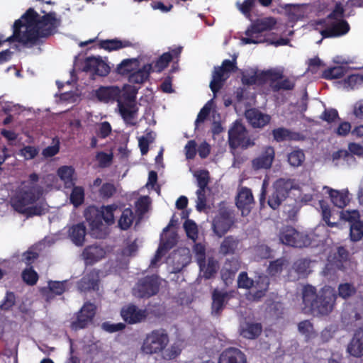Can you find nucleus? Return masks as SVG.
<instances>
[{"instance_id":"obj_1","label":"nucleus","mask_w":363,"mask_h":363,"mask_svg":"<svg viewBox=\"0 0 363 363\" xmlns=\"http://www.w3.org/2000/svg\"><path fill=\"white\" fill-rule=\"evenodd\" d=\"M40 16L33 8H29L21 17L15 21L13 26V34L9 36L11 40H17L23 47L30 48L40 45L43 39L55 35L61 25L60 18H57L55 11Z\"/></svg>"},{"instance_id":"obj_2","label":"nucleus","mask_w":363,"mask_h":363,"mask_svg":"<svg viewBox=\"0 0 363 363\" xmlns=\"http://www.w3.org/2000/svg\"><path fill=\"white\" fill-rule=\"evenodd\" d=\"M336 298V291L330 286H324L318 294L315 287L304 286L302 290L303 311L306 314L328 315L333 311Z\"/></svg>"},{"instance_id":"obj_3","label":"nucleus","mask_w":363,"mask_h":363,"mask_svg":"<svg viewBox=\"0 0 363 363\" xmlns=\"http://www.w3.org/2000/svg\"><path fill=\"white\" fill-rule=\"evenodd\" d=\"M342 322L348 329L356 328L353 337L347 345V352L355 357L363 356V307L343 311Z\"/></svg>"},{"instance_id":"obj_4","label":"nucleus","mask_w":363,"mask_h":363,"mask_svg":"<svg viewBox=\"0 0 363 363\" xmlns=\"http://www.w3.org/2000/svg\"><path fill=\"white\" fill-rule=\"evenodd\" d=\"M277 21L274 17H266L256 20L246 30L245 38H242L245 44H258L264 43L265 39L260 35L262 32L272 30Z\"/></svg>"},{"instance_id":"obj_5","label":"nucleus","mask_w":363,"mask_h":363,"mask_svg":"<svg viewBox=\"0 0 363 363\" xmlns=\"http://www.w3.org/2000/svg\"><path fill=\"white\" fill-rule=\"evenodd\" d=\"M169 343V336L164 329H155L146 335L141 350L147 354L163 352Z\"/></svg>"},{"instance_id":"obj_6","label":"nucleus","mask_w":363,"mask_h":363,"mask_svg":"<svg viewBox=\"0 0 363 363\" xmlns=\"http://www.w3.org/2000/svg\"><path fill=\"white\" fill-rule=\"evenodd\" d=\"M42 189L36 186H24L11 199V206L18 213L28 205L35 203L42 195Z\"/></svg>"},{"instance_id":"obj_7","label":"nucleus","mask_w":363,"mask_h":363,"mask_svg":"<svg viewBox=\"0 0 363 363\" xmlns=\"http://www.w3.org/2000/svg\"><path fill=\"white\" fill-rule=\"evenodd\" d=\"M160 285L159 276L147 275L138 279L133 289V294L137 298L147 299L159 293Z\"/></svg>"},{"instance_id":"obj_8","label":"nucleus","mask_w":363,"mask_h":363,"mask_svg":"<svg viewBox=\"0 0 363 363\" xmlns=\"http://www.w3.org/2000/svg\"><path fill=\"white\" fill-rule=\"evenodd\" d=\"M278 236L282 244L293 247L302 248L311 244V240L307 234L299 232L291 225L282 226Z\"/></svg>"},{"instance_id":"obj_9","label":"nucleus","mask_w":363,"mask_h":363,"mask_svg":"<svg viewBox=\"0 0 363 363\" xmlns=\"http://www.w3.org/2000/svg\"><path fill=\"white\" fill-rule=\"evenodd\" d=\"M174 215L172 217L169 224L163 229L160 235V242L155 252L160 258L169 250L173 248L178 242V233L177 225L178 219H174Z\"/></svg>"},{"instance_id":"obj_10","label":"nucleus","mask_w":363,"mask_h":363,"mask_svg":"<svg viewBox=\"0 0 363 363\" xmlns=\"http://www.w3.org/2000/svg\"><path fill=\"white\" fill-rule=\"evenodd\" d=\"M228 144L233 150L238 147L247 149L255 145V143L247 136L246 128L239 121H235L228 130Z\"/></svg>"},{"instance_id":"obj_11","label":"nucleus","mask_w":363,"mask_h":363,"mask_svg":"<svg viewBox=\"0 0 363 363\" xmlns=\"http://www.w3.org/2000/svg\"><path fill=\"white\" fill-rule=\"evenodd\" d=\"M96 313V306L91 302H85L80 310L74 314L70 323L74 330L88 328L93 323Z\"/></svg>"},{"instance_id":"obj_12","label":"nucleus","mask_w":363,"mask_h":363,"mask_svg":"<svg viewBox=\"0 0 363 363\" xmlns=\"http://www.w3.org/2000/svg\"><path fill=\"white\" fill-rule=\"evenodd\" d=\"M324 27L320 31L323 38H336L347 34L350 26L347 21L345 19H339L334 21H327L326 24L320 25Z\"/></svg>"},{"instance_id":"obj_13","label":"nucleus","mask_w":363,"mask_h":363,"mask_svg":"<svg viewBox=\"0 0 363 363\" xmlns=\"http://www.w3.org/2000/svg\"><path fill=\"white\" fill-rule=\"evenodd\" d=\"M275 159V149L273 146H263L258 155L252 162V168L255 170L269 169Z\"/></svg>"},{"instance_id":"obj_14","label":"nucleus","mask_w":363,"mask_h":363,"mask_svg":"<svg viewBox=\"0 0 363 363\" xmlns=\"http://www.w3.org/2000/svg\"><path fill=\"white\" fill-rule=\"evenodd\" d=\"M110 67L107 62L102 60L101 57H88L84 60L83 70L90 72L93 75L106 77L110 72Z\"/></svg>"},{"instance_id":"obj_15","label":"nucleus","mask_w":363,"mask_h":363,"mask_svg":"<svg viewBox=\"0 0 363 363\" xmlns=\"http://www.w3.org/2000/svg\"><path fill=\"white\" fill-rule=\"evenodd\" d=\"M349 252L344 247H338L336 252L334 253L332 259L326 264L325 273L328 274L330 271L336 270L345 271L349 264Z\"/></svg>"},{"instance_id":"obj_16","label":"nucleus","mask_w":363,"mask_h":363,"mask_svg":"<svg viewBox=\"0 0 363 363\" xmlns=\"http://www.w3.org/2000/svg\"><path fill=\"white\" fill-rule=\"evenodd\" d=\"M235 203L242 216H247L255 205L252 192L247 187H242L236 196Z\"/></svg>"},{"instance_id":"obj_17","label":"nucleus","mask_w":363,"mask_h":363,"mask_svg":"<svg viewBox=\"0 0 363 363\" xmlns=\"http://www.w3.org/2000/svg\"><path fill=\"white\" fill-rule=\"evenodd\" d=\"M121 315L125 323L135 324L144 320L147 313L145 309H139L135 305L130 303L121 308Z\"/></svg>"},{"instance_id":"obj_18","label":"nucleus","mask_w":363,"mask_h":363,"mask_svg":"<svg viewBox=\"0 0 363 363\" xmlns=\"http://www.w3.org/2000/svg\"><path fill=\"white\" fill-rule=\"evenodd\" d=\"M240 267L241 261L239 258L231 257L225 259L220 270V277L226 285L232 282Z\"/></svg>"},{"instance_id":"obj_19","label":"nucleus","mask_w":363,"mask_h":363,"mask_svg":"<svg viewBox=\"0 0 363 363\" xmlns=\"http://www.w3.org/2000/svg\"><path fill=\"white\" fill-rule=\"evenodd\" d=\"M231 298L230 292H222L216 289H214L212 292L211 314L214 316L220 315Z\"/></svg>"},{"instance_id":"obj_20","label":"nucleus","mask_w":363,"mask_h":363,"mask_svg":"<svg viewBox=\"0 0 363 363\" xmlns=\"http://www.w3.org/2000/svg\"><path fill=\"white\" fill-rule=\"evenodd\" d=\"M182 52V47L172 49V50L164 52L153 64L152 71L161 72L167 68L171 62L177 60L179 61V55Z\"/></svg>"},{"instance_id":"obj_21","label":"nucleus","mask_w":363,"mask_h":363,"mask_svg":"<svg viewBox=\"0 0 363 363\" xmlns=\"http://www.w3.org/2000/svg\"><path fill=\"white\" fill-rule=\"evenodd\" d=\"M218 363H247V357L240 349L230 347L221 352Z\"/></svg>"},{"instance_id":"obj_22","label":"nucleus","mask_w":363,"mask_h":363,"mask_svg":"<svg viewBox=\"0 0 363 363\" xmlns=\"http://www.w3.org/2000/svg\"><path fill=\"white\" fill-rule=\"evenodd\" d=\"M84 215L92 231L101 229L103 226V211L94 206H89L84 210Z\"/></svg>"},{"instance_id":"obj_23","label":"nucleus","mask_w":363,"mask_h":363,"mask_svg":"<svg viewBox=\"0 0 363 363\" xmlns=\"http://www.w3.org/2000/svg\"><path fill=\"white\" fill-rule=\"evenodd\" d=\"M233 224V220L230 213L223 212L213 220V229L218 236L222 237L230 230Z\"/></svg>"},{"instance_id":"obj_24","label":"nucleus","mask_w":363,"mask_h":363,"mask_svg":"<svg viewBox=\"0 0 363 363\" xmlns=\"http://www.w3.org/2000/svg\"><path fill=\"white\" fill-rule=\"evenodd\" d=\"M187 205L188 199L185 196H183V219H185V221L183 223V229L184 230L186 236L195 242L199 235L198 225L194 220L188 218L189 212L184 211Z\"/></svg>"},{"instance_id":"obj_25","label":"nucleus","mask_w":363,"mask_h":363,"mask_svg":"<svg viewBox=\"0 0 363 363\" xmlns=\"http://www.w3.org/2000/svg\"><path fill=\"white\" fill-rule=\"evenodd\" d=\"M99 282V271L94 269L86 273L79 283V289L82 291L98 290Z\"/></svg>"},{"instance_id":"obj_26","label":"nucleus","mask_w":363,"mask_h":363,"mask_svg":"<svg viewBox=\"0 0 363 363\" xmlns=\"http://www.w3.org/2000/svg\"><path fill=\"white\" fill-rule=\"evenodd\" d=\"M96 97L101 101H121V90L118 86H101L96 91Z\"/></svg>"},{"instance_id":"obj_27","label":"nucleus","mask_w":363,"mask_h":363,"mask_svg":"<svg viewBox=\"0 0 363 363\" xmlns=\"http://www.w3.org/2000/svg\"><path fill=\"white\" fill-rule=\"evenodd\" d=\"M106 255L104 249L99 245H92L86 247L82 256L86 264L92 265L103 259Z\"/></svg>"},{"instance_id":"obj_28","label":"nucleus","mask_w":363,"mask_h":363,"mask_svg":"<svg viewBox=\"0 0 363 363\" xmlns=\"http://www.w3.org/2000/svg\"><path fill=\"white\" fill-rule=\"evenodd\" d=\"M245 116L254 128H262L267 125L271 120L270 116L262 113L256 108L247 110L245 112Z\"/></svg>"},{"instance_id":"obj_29","label":"nucleus","mask_w":363,"mask_h":363,"mask_svg":"<svg viewBox=\"0 0 363 363\" xmlns=\"http://www.w3.org/2000/svg\"><path fill=\"white\" fill-rule=\"evenodd\" d=\"M86 228L84 223L72 225L68 230V235L76 246H83L85 242Z\"/></svg>"},{"instance_id":"obj_30","label":"nucleus","mask_w":363,"mask_h":363,"mask_svg":"<svg viewBox=\"0 0 363 363\" xmlns=\"http://www.w3.org/2000/svg\"><path fill=\"white\" fill-rule=\"evenodd\" d=\"M200 271L206 279L215 276L219 269V262L213 256H208L207 259L199 264Z\"/></svg>"},{"instance_id":"obj_31","label":"nucleus","mask_w":363,"mask_h":363,"mask_svg":"<svg viewBox=\"0 0 363 363\" xmlns=\"http://www.w3.org/2000/svg\"><path fill=\"white\" fill-rule=\"evenodd\" d=\"M262 331V326L259 323L245 322L240 325V333L245 338L253 340L259 336Z\"/></svg>"},{"instance_id":"obj_32","label":"nucleus","mask_w":363,"mask_h":363,"mask_svg":"<svg viewBox=\"0 0 363 363\" xmlns=\"http://www.w3.org/2000/svg\"><path fill=\"white\" fill-rule=\"evenodd\" d=\"M239 244V240L234 236L225 237L220 243L218 252L223 256L234 255L238 249Z\"/></svg>"},{"instance_id":"obj_33","label":"nucleus","mask_w":363,"mask_h":363,"mask_svg":"<svg viewBox=\"0 0 363 363\" xmlns=\"http://www.w3.org/2000/svg\"><path fill=\"white\" fill-rule=\"evenodd\" d=\"M152 69V64H145L137 71L129 74L128 81L133 84H143L149 79Z\"/></svg>"},{"instance_id":"obj_34","label":"nucleus","mask_w":363,"mask_h":363,"mask_svg":"<svg viewBox=\"0 0 363 363\" xmlns=\"http://www.w3.org/2000/svg\"><path fill=\"white\" fill-rule=\"evenodd\" d=\"M272 135L274 140L277 143H281L286 140H297L299 136L298 133L293 132L284 127L272 130Z\"/></svg>"},{"instance_id":"obj_35","label":"nucleus","mask_w":363,"mask_h":363,"mask_svg":"<svg viewBox=\"0 0 363 363\" xmlns=\"http://www.w3.org/2000/svg\"><path fill=\"white\" fill-rule=\"evenodd\" d=\"M296 184L294 179L280 178L274 184V189L285 199L289 196L291 189H295Z\"/></svg>"},{"instance_id":"obj_36","label":"nucleus","mask_w":363,"mask_h":363,"mask_svg":"<svg viewBox=\"0 0 363 363\" xmlns=\"http://www.w3.org/2000/svg\"><path fill=\"white\" fill-rule=\"evenodd\" d=\"M132 43L129 40H121L117 38L111 40H102L99 43V47L108 52L130 47Z\"/></svg>"},{"instance_id":"obj_37","label":"nucleus","mask_w":363,"mask_h":363,"mask_svg":"<svg viewBox=\"0 0 363 363\" xmlns=\"http://www.w3.org/2000/svg\"><path fill=\"white\" fill-rule=\"evenodd\" d=\"M330 200L334 206L343 208L350 202L347 191H338L330 189L329 190Z\"/></svg>"},{"instance_id":"obj_38","label":"nucleus","mask_w":363,"mask_h":363,"mask_svg":"<svg viewBox=\"0 0 363 363\" xmlns=\"http://www.w3.org/2000/svg\"><path fill=\"white\" fill-rule=\"evenodd\" d=\"M138 89L134 86L126 85L121 91V99L126 101V104L130 107H135L136 96Z\"/></svg>"},{"instance_id":"obj_39","label":"nucleus","mask_w":363,"mask_h":363,"mask_svg":"<svg viewBox=\"0 0 363 363\" xmlns=\"http://www.w3.org/2000/svg\"><path fill=\"white\" fill-rule=\"evenodd\" d=\"M138 65V60L135 58L125 59L116 67V72L121 75L130 74L135 67Z\"/></svg>"},{"instance_id":"obj_40","label":"nucleus","mask_w":363,"mask_h":363,"mask_svg":"<svg viewBox=\"0 0 363 363\" xmlns=\"http://www.w3.org/2000/svg\"><path fill=\"white\" fill-rule=\"evenodd\" d=\"M118 107L119 112L123 120L126 123L133 125V120L135 118V115L138 111V108L128 106L126 104L118 101Z\"/></svg>"},{"instance_id":"obj_41","label":"nucleus","mask_w":363,"mask_h":363,"mask_svg":"<svg viewBox=\"0 0 363 363\" xmlns=\"http://www.w3.org/2000/svg\"><path fill=\"white\" fill-rule=\"evenodd\" d=\"M284 9L288 18L291 22H296L304 16V12L299 5L286 4Z\"/></svg>"},{"instance_id":"obj_42","label":"nucleus","mask_w":363,"mask_h":363,"mask_svg":"<svg viewBox=\"0 0 363 363\" xmlns=\"http://www.w3.org/2000/svg\"><path fill=\"white\" fill-rule=\"evenodd\" d=\"M298 330L301 334L305 336V340L306 342L317 336L313 324L308 320L301 321L298 324Z\"/></svg>"},{"instance_id":"obj_43","label":"nucleus","mask_w":363,"mask_h":363,"mask_svg":"<svg viewBox=\"0 0 363 363\" xmlns=\"http://www.w3.org/2000/svg\"><path fill=\"white\" fill-rule=\"evenodd\" d=\"M345 17V9L341 3H336L335 8L325 18L320 19L316 22V25L326 24L327 21H334L343 19Z\"/></svg>"},{"instance_id":"obj_44","label":"nucleus","mask_w":363,"mask_h":363,"mask_svg":"<svg viewBox=\"0 0 363 363\" xmlns=\"http://www.w3.org/2000/svg\"><path fill=\"white\" fill-rule=\"evenodd\" d=\"M285 265L286 259L283 257L278 258L270 262L267 272L272 277H279L281 274Z\"/></svg>"},{"instance_id":"obj_45","label":"nucleus","mask_w":363,"mask_h":363,"mask_svg":"<svg viewBox=\"0 0 363 363\" xmlns=\"http://www.w3.org/2000/svg\"><path fill=\"white\" fill-rule=\"evenodd\" d=\"M347 72V68L345 66H336L326 69L323 72V77L325 79H340L345 76Z\"/></svg>"},{"instance_id":"obj_46","label":"nucleus","mask_w":363,"mask_h":363,"mask_svg":"<svg viewBox=\"0 0 363 363\" xmlns=\"http://www.w3.org/2000/svg\"><path fill=\"white\" fill-rule=\"evenodd\" d=\"M134 219L133 212L131 208H126L121 212L118 220V226L122 230H128L132 225Z\"/></svg>"},{"instance_id":"obj_47","label":"nucleus","mask_w":363,"mask_h":363,"mask_svg":"<svg viewBox=\"0 0 363 363\" xmlns=\"http://www.w3.org/2000/svg\"><path fill=\"white\" fill-rule=\"evenodd\" d=\"M103 211V220L108 225H111L115 222L114 213L119 208L116 204L102 206L100 208Z\"/></svg>"},{"instance_id":"obj_48","label":"nucleus","mask_w":363,"mask_h":363,"mask_svg":"<svg viewBox=\"0 0 363 363\" xmlns=\"http://www.w3.org/2000/svg\"><path fill=\"white\" fill-rule=\"evenodd\" d=\"M70 202L76 208L84 201V190L82 186H74L70 194Z\"/></svg>"},{"instance_id":"obj_49","label":"nucleus","mask_w":363,"mask_h":363,"mask_svg":"<svg viewBox=\"0 0 363 363\" xmlns=\"http://www.w3.org/2000/svg\"><path fill=\"white\" fill-rule=\"evenodd\" d=\"M74 169L72 167L62 166L57 170V174L66 186L73 185Z\"/></svg>"},{"instance_id":"obj_50","label":"nucleus","mask_w":363,"mask_h":363,"mask_svg":"<svg viewBox=\"0 0 363 363\" xmlns=\"http://www.w3.org/2000/svg\"><path fill=\"white\" fill-rule=\"evenodd\" d=\"M295 80L285 78L280 79L277 84L272 85V90L274 92H279L281 90L291 91L295 87Z\"/></svg>"},{"instance_id":"obj_51","label":"nucleus","mask_w":363,"mask_h":363,"mask_svg":"<svg viewBox=\"0 0 363 363\" xmlns=\"http://www.w3.org/2000/svg\"><path fill=\"white\" fill-rule=\"evenodd\" d=\"M47 208L42 203L36 204L32 206H28L20 212L19 213L25 215L27 218L33 217L35 216H41L45 214Z\"/></svg>"},{"instance_id":"obj_52","label":"nucleus","mask_w":363,"mask_h":363,"mask_svg":"<svg viewBox=\"0 0 363 363\" xmlns=\"http://www.w3.org/2000/svg\"><path fill=\"white\" fill-rule=\"evenodd\" d=\"M287 160L291 166L298 167L305 160V154L301 150H294L289 153Z\"/></svg>"},{"instance_id":"obj_53","label":"nucleus","mask_w":363,"mask_h":363,"mask_svg":"<svg viewBox=\"0 0 363 363\" xmlns=\"http://www.w3.org/2000/svg\"><path fill=\"white\" fill-rule=\"evenodd\" d=\"M350 236L352 241H359L363 237V221L356 220L350 224Z\"/></svg>"},{"instance_id":"obj_54","label":"nucleus","mask_w":363,"mask_h":363,"mask_svg":"<svg viewBox=\"0 0 363 363\" xmlns=\"http://www.w3.org/2000/svg\"><path fill=\"white\" fill-rule=\"evenodd\" d=\"M116 192L115 185L110 182L103 184L99 189V197L104 200L111 198Z\"/></svg>"},{"instance_id":"obj_55","label":"nucleus","mask_w":363,"mask_h":363,"mask_svg":"<svg viewBox=\"0 0 363 363\" xmlns=\"http://www.w3.org/2000/svg\"><path fill=\"white\" fill-rule=\"evenodd\" d=\"M355 286L350 283L340 284L338 286V295L343 299H347L356 294Z\"/></svg>"},{"instance_id":"obj_56","label":"nucleus","mask_w":363,"mask_h":363,"mask_svg":"<svg viewBox=\"0 0 363 363\" xmlns=\"http://www.w3.org/2000/svg\"><path fill=\"white\" fill-rule=\"evenodd\" d=\"M310 259L307 258H300L294 262L292 267L299 275H305L310 267Z\"/></svg>"},{"instance_id":"obj_57","label":"nucleus","mask_w":363,"mask_h":363,"mask_svg":"<svg viewBox=\"0 0 363 363\" xmlns=\"http://www.w3.org/2000/svg\"><path fill=\"white\" fill-rule=\"evenodd\" d=\"M21 276L23 281L30 286L35 285L38 280V274L32 267L25 269Z\"/></svg>"},{"instance_id":"obj_58","label":"nucleus","mask_w":363,"mask_h":363,"mask_svg":"<svg viewBox=\"0 0 363 363\" xmlns=\"http://www.w3.org/2000/svg\"><path fill=\"white\" fill-rule=\"evenodd\" d=\"M195 177H196L199 189H201V191L206 190L210 180L209 172L206 169L198 171L195 174Z\"/></svg>"},{"instance_id":"obj_59","label":"nucleus","mask_w":363,"mask_h":363,"mask_svg":"<svg viewBox=\"0 0 363 363\" xmlns=\"http://www.w3.org/2000/svg\"><path fill=\"white\" fill-rule=\"evenodd\" d=\"M320 206L322 211L323 220L325 222L328 227L333 228L339 225V223L336 221H331V211L328 204L323 201L320 202Z\"/></svg>"},{"instance_id":"obj_60","label":"nucleus","mask_w":363,"mask_h":363,"mask_svg":"<svg viewBox=\"0 0 363 363\" xmlns=\"http://www.w3.org/2000/svg\"><path fill=\"white\" fill-rule=\"evenodd\" d=\"M212 104L213 99L209 100L200 110L195 121V125L196 128L199 127V124L203 123L205 120L207 118V117L209 116L211 110Z\"/></svg>"},{"instance_id":"obj_61","label":"nucleus","mask_w":363,"mask_h":363,"mask_svg":"<svg viewBox=\"0 0 363 363\" xmlns=\"http://www.w3.org/2000/svg\"><path fill=\"white\" fill-rule=\"evenodd\" d=\"M67 281H49L48 288L55 295H62L66 290Z\"/></svg>"},{"instance_id":"obj_62","label":"nucleus","mask_w":363,"mask_h":363,"mask_svg":"<svg viewBox=\"0 0 363 363\" xmlns=\"http://www.w3.org/2000/svg\"><path fill=\"white\" fill-rule=\"evenodd\" d=\"M155 137L152 132L148 133L146 136H142L139 138V147L142 155H145L149 150V145L153 143Z\"/></svg>"},{"instance_id":"obj_63","label":"nucleus","mask_w":363,"mask_h":363,"mask_svg":"<svg viewBox=\"0 0 363 363\" xmlns=\"http://www.w3.org/2000/svg\"><path fill=\"white\" fill-rule=\"evenodd\" d=\"M193 252L198 265L206 260V247L202 243H195L193 246Z\"/></svg>"},{"instance_id":"obj_64","label":"nucleus","mask_w":363,"mask_h":363,"mask_svg":"<svg viewBox=\"0 0 363 363\" xmlns=\"http://www.w3.org/2000/svg\"><path fill=\"white\" fill-rule=\"evenodd\" d=\"M284 200L285 199L281 196V195L274 189V191L268 198L267 204L273 210H277Z\"/></svg>"}]
</instances>
